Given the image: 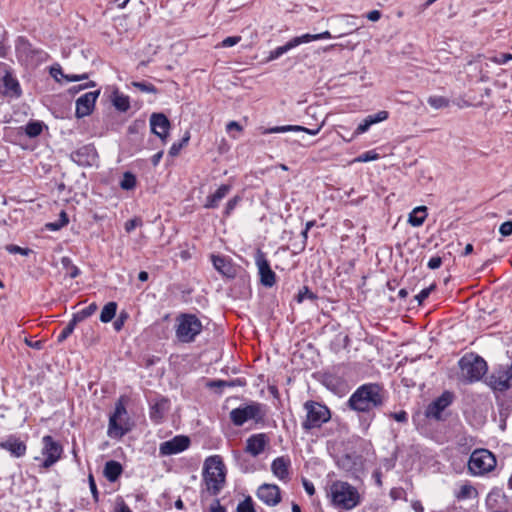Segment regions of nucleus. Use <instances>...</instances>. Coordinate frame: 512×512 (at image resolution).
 <instances>
[{"instance_id": "nucleus-45", "label": "nucleus", "mask_w": 512, "mask_h": 512, "mask_svg": "<svg viewBox=\"0 0 512 512\" xmlns=\"http://www.w3.org/2000/svg\"><path fill=\"white\" fill-rule=\"evenodd\" d=\"M6 250L11 254H21L24 256H28L32 252L29 248H22L14 244L7 245Z\"/></svg>"}, {"instance_id": "nucleus-31", "label": "nucleus", "mask_w": 512, "mask_h": 512, "mask_svg": "<svg viewBox=\"0 0 512 512\" xmlns=\"http://www.w3.org/2000/svg\"><path fill=\"white\" fill-rule=\"evenodd\" d=\"M426 211L427 208L425 206L416 207L409 214L408 222L414 227L421 226L427 217Z\"/></svg>"}, {"instance_id": "nucleus-30", "label": "nucleus", "mask_w": 512, "mask_h": 512, "mask_svg": "<svg viewBox=\"0 0 512 512\" xmlns=\"http://www.w3.org/2000/svg\"><path fill=\"white\" fill-rule=\"evenodd\" d=\"M123 469L119 462L110 460L106 462L104 467V476L110 482L116 481L121 475Z\"/></svg>"}, {"instance_id": "nucleus-61", "label": "nucleus", "mask_w": 512, "mask_h": 512, "mask_svg": "<svg viewBox=\"0 0 512 512\" xmlns=\"http://www.w3.org/2000/svg\"><path fill=\"white\" fill-rule=\"evenodd\" d=\"M182 149V144L181 143H173L172 146L170 147V150H169V155L174 157V156H177L180 152V150Z\"/></svg>"}, {"instance_id": "nucleus-20", "label": "nucleus", "mask_w": 512, "mask_h": 512, "mask_svg": "<svg viewBox=\"0 0 512 512\" xmlns=\"http://www.w3.org/2000/svg\"><path fill=\"white\" fill-rule=\"evenodd\" d=\"M170 408V401L165 397H156L150 402V419L158 424L162 422Z\"/></svg>"}, {"instance_id": "nucleus-47", "label": "nucleus", "mask_w": 512, "mask_h": 512, "mask_svg": "<svg viewBox=\"0 0 512 512\" xmlns=\"http://www.w3.org/2000/svg\"><path fill=\"white\" fill-rule=\"evenodd\" d=\"M435 285H431L427 288L422 289L416 296L415 300L418 302V304H422L425 299H427L430 295V293L434 290Z\"/></svg>"}, {"instance_id": "nucleus-36", "label": "nucleus", "mask_w": 512, "mask_h": 512, "mask_svg": "<svg viewBox=\"0 0 512 512\" xmlns=\"http://www.w3.org/2000/svg\"><path fill=\"white\" fill-rule=\"evenodd\" d=\"M332 35L329 31H324L318 34H310L306 33L300 36V40L302 44H306L312 41L321 40V39H329Z\"/></svg>"}, {"instance_id": "nucleus-27", "label": "nucleus", "mask_w": 512, "mask_h": 512, "mask_svg": "<svg viewBox=\"0 0 512 512\" xmlns=\"http://www.w3.org/2000/svg\"><path fill=\"white\" fill-rule=\"evenodd\" d=\"M230 190H231V186L230 185H227V184L221 185L215 191V193H213L212 195H209L206 198V202L204 204V207L207 208V209L217 208L219 206L220 201L222 199H224L228 195Z\"/></svg>"}, {"instance_id": "nucleus-21", "label": "nucleus", "mask_w": 512, "mask_h": 512, "mask_svg": "<svg viewBox=\"0 0 512 512\" xmlns=\"http://www.w3.org/2000/svg\"><path fill=\"white\" fill-rule=\"evenodd\" d=\"M269 443V438L265 433H258L251 435L246 440L245 451L249 453L253 457H257L264 450L267 444Z\"/></svg>"}, {"instance_id": "nucleus-1", "label": "nucleus", "mask_w": 512, "mask_h": 512, "mask_svg": "<svg viewBox=\"0 0 512 512\" xmlns=\"http://www.w3.org/2000/svg\"><path fill=\"white\" fill-rule=\"evenodd\" d=\"M386 400L384 388L377 383H367L359 386L349 397L348 407L359 413H369L383 406Z\"/></svg>"}, {"instance_id": "nucleus-32", "label": "nucleus", "mask_w": 512, "mask_h": 512, "mask_svg": "<svg viewBox=\"0 0 512 512\" xmlns=\"http://www.w3.org/2000/svg\"><path fill=\"white\" fill-rule=\"evenodd\" d=\"M246 385V381L241 378H236L233 380H213L208 383V387L210 388H220L223 389L225 387H242Z\"/></svg>"}, {"instance_id": "nucleus-37", "label": "nucleus", "mask_w": 512, "mask_h": 512, "mask_svg": "<svg viewBox=\"0 0 512 512\" xmlns=\"http://www.w3.org/2000/svg\"><path fill=\"white\" fill-rule=\"evenodd\" d=\"M427 102L434 109L446 108L450 104L449 99L444 96H430Z\"/></svg>"}, {"instance_id": "nucleus-33", "label": "nucleus", "mask_w": 512, "mask_h": 512, "mask_svg": "<svg viewBox=\"0 0 512 512\" xmlns=\"http://www.w3.org/2000/svg\"><path fill=\"white\" fill-rule=\"evenodd\" d=\"M112 102L114 107L121 112H126L130 108L129 97L118 91L113 93Z\"/></svg>"}, {"instance_id": "nucleus-50", "label": "nucleus", "mask_w": 512, "mask_h": 512, "mask_svg": "<svg viewBox=\"0 0 512 512\" xmlns=\"http://www.w3.org/2000/svg\"><path fill=\"white\" fill-rule=\"evenodd\" d=\"M509 60H512V54L509 53H501L498 56H493L490 58V61L498 65L506 64Z\"/></svg>"}, {"instance_id": "nucleus-51", "label": "nucleus", "mask_w": 512, "mask_h": 512, "mask_svg": "<svg viewBox=\"0 0 512 512\" xmlns=\"http://www.w3.org/2000/svg\"><path fill=\"white\" fill-rule=\"evenodd\" d=\"M142 226V220L140 218H133L125 223V231L127 233L132 232L136 227Z\"/></svg>"}, {"instance_id": "nucleus-18", "label": "nucleus", "mask_w": 512, "mask_h": 512, "mask_svg": "<svg viewBox=\"0 0 512 512\" xmlns=\"http://www.w3.org/2000/svg\"><path fill=\"white\" fill-rule=\"evenodd\" d=\"M150 126L152 132L161 140L165 141L170 128V121L162 113H153L150 117Z\"/></svg>"}, {"instance_id": "nucleus-44", "label": "nucleus", "mask_w": 512, "mask_h": 512, "mask_svg": "<svg viewBox=\"0 0 512 512\" xmlns=\"http://www.w3.org/2000/svg\"><path fill=\"white\" fill-rule=\"evenodd\" d=\"M316 296L311 292L308 287L304 286L297 294L296 300L298 303L303 302L305 299H315Z\"/></svg>"}, {"instance_id": "nucleus-15", "label": "nucleus", "mask_w": 512, "mask_h": 512, "mask_svg": "<svg viewBox=\"0 0 512 512\" xmlns=\"http://www.w3.org/2000/svg\"><path fill=\"white\" fill-rule=\"evenodd\" d=\"M190 445V439L184 435H177L171 440L162 442L159 446V453L162 456H169L183 452Z\"/></svg>"}, {"instance_id": "nucleus-60", "label": "nucleus", "mask_w": 512, "mask_h": 512, "mask_svg": "<svg viewBox=\"0 0 512 512\" xmlns=\"http://www.w3.org/2000/svg\"><path fill=\"white\" fill-rule=\"evenodd\" d=\"M366 17L368 20L375 22L381 18V12L379 10H372L367 13Z\"/></svg>"}, {"instance_id": "nucleus-5", "label": "nucleus", "mask_w": 512, "mask_h": 512, "mask_svg": "<svg viewBox=\"0 0 512 512\" xmlns=\"http://www.w3.org/2000/svg\"><path fill=\"white\" fill-rule=\"evenodd\" d=\"M497 465L495 455L487 449L474 450L468 461V470L474 476H483L493 471Z\"/></svg>"}, {"instance_id": "nucleus-42", "label": "nucleus", "mask_w": 512, "mask_h": 512, "mask_svg": "<svg viewBox=\"0 0 512 512\" xmlns=\"http://www.w3.org/2000/svg\"><path fill=\"white\" fill-rule=\"evenodd\" d=\"M241 201V197L236 195L234 196L233 198H231L227 203H226V206H225V209H224V216L225 217H229L232 212L234 211V209L236 208V206L239 204V202Z\"/></svg>"}, {"instance_id": "nucleus-53", "label": "nucleus", "mask_w": 512, "mask_h": 512, "mask_svg": "<svg viewBox=\"0 0 512 512\" xmlns=\"http://www.w3.org/2000/svg\"><path fill=\"white\" fill-rule=\"evenodd\" d=\"M241 41V37L240 36H230V37H226L222 42H221V46L222 47H232L236 44H238L239 42Z\"/></svg>"}, {"instance_id": "nucleus-54", "label": "nucleus", "mask_w": 512, "mask_h": 512, "mask_svg": "<svg viewBox=\"0 0 512 512\" xmlns=\"http://www.w3.org/2000/svg\"><path fill=\"white\" fill-rule=\"evenodd\" d=\"M389 416L397 422L406 423L408 421V414L404 410L390 413Z\"/></svg>"}, {"instance_id": "nucleus-40", "label": "nucleus", "mask_w": 512, "mask_h": 512, "mask_svg": "<svg viewBox=\"0 0 512 512\" xmlns=\"http://www.w3.org/2000/svg\"><path fill=\"white\" fill-rule=\"evenodd\" d=\"M60 217H62V222L55 221V222L47 223L46 228L50 231H57V230H60L65 225H67L69 222L67 213L65 211H61Z\"/></svg>"}, {"instance_id": "nucleus-57", "label": "nucleus", "mask_w": 512, "mask_h": 512, "mask_svg": "<svg viewBox=\"0 0 512 512\" xmlns=\"http://www.w3.org/2000/svg\"><path fill=\"white\" fill-rule=\"evenodd\" d=\"M441 264H442V259H441V257H439V256H434V257L430 258V260H429V261H428V263H427V266H428V268H430V269H433V270H434V269L439 268V267L441 266Z\"/></svg>"}, {"instance_id": "nucleus-46", "label": "nucleus", "mask_w": 512, "mask_h": 512, "mask_svg": "<svg viewBox=\"0 0 512 512\" xmlns=\"http://www.w3.org/2000/svg\"><path fill=\"white\" fill-rule=\"evenodd\" d=\"M129 315L127 312L125 311H122L119 316L117 317V319L113 322V328L115 329V331H120L125 322L127 321Z\"/></svg>"}, {"instance_id": "nucleus-29", "label": "nucleus", "mask_w": 512, "mask_h": 512, "mask_svg": "<svg viewBox=\"0 0 512 512\" xmlns=\"http://www.w3.org/2000/svg\"><path fill=\"white\" fill-rule=\"evenodd\" d=\"M300 36L293 37L290 39L285 45L279 46L276 49L272 50L269 53V56L267 58L268 61H273L281 57L283 54L287 53L291 49L301 45Z\"/></svg>"}, {"instance_id": "nucleus-38", "label": "nucleus", "mask_w": 512, "mask_h": 512, "mask_svg": "<svg viewBox=\"0 0 512 512\" xmlns=\"http://www.w3.org/2000/svg\"><path fill=\"white\" fill-rule=\"evenodd\" d=\"M136 186V177L131 172H125L122 180L120 181V187L123 190H131Z\"/></svg>"}, {"instance_id": "nucleus-35", "label": "nucleus", "mask_w": 512, "mask_h": 512, "mask_svg": "<svg viewBox=\"0 0 512 512\" xmlns=\"http://www.w3.org/2000/svg\"><path fill=\"white\" fill-rule=\"evenodd\" d=\"M477 496V490L471 484H464L455 493L458 500L471 499Z\"/></svg>"}, {"instance_id": "nucleus-52", "label": "nucleus", "mask_w": 512, "mask_h": 512, "mask_svg": "<svg viewBox=\"0 0 512 512\" xmlns=\"http://www.w3.org/2000/svg\"><path fill=\"white\" fill-rule=\"evenodd\" d=\"M499 232L502 236L512 235V221H506L500 225Z\"/></svg>"}, {"instance_id": "nucleus-9", "label": "nucleus", "mask_w": 512, "mask_h": 512, "mask_svg": "<svg viewBox=\"0 0 512 512\" xmlns=\"http://www.w3.org/2000/svg\"><path fill=\"white\" fill-rule=\"evenodd\" d=\"M127 410L121 401H118L115 405L114 413L109 418V425L107 434L111 438H121L129 430L127 421L123 419L126 416Z\"/></svg>"}, {"instance_id": "nucleus-22", "label": "nucleus", "mask_w": 512, "mask_h": 512, "mask_svg": "<svg viewBox=\"0 0 512 512\" xmlns=\"http://www.w3.org/2000/svg\"><path fill=\"white\" fill-rule=\"evenodd\" d=\"M2 86V93L7 97L19 98L22 94L18 80L12 75L10 71H5V74L2 77Z\"/></svg>"}, {"instance_id": "nucleus-7", "label": "nucleus", "mask_w": 512, "mask_h": 512, "mask_svg": "<svg viewBox=\"0 0 512 512\" xmlns=\"http://www.w3.org/2000/svg\"><path fill=\"white\" fill-rule=\"evenodd\" d=\"M461 377L468 382H475L486 373L487 364L479 356L467 355L459 360Z\"/></svg>"}, {"instance_id": "nucleus-43", "label": "nucleus", "mask_w": 512, "mask_h": 512, "mask_svg": "<svg viewBox=\"0 0 512 512\" xmlns=\"http://www.w3.org/2000/svg\"><path fill=\"white\" fill-rule=\"evenodd\" d=\"M237 512H256L252 499L248 497L241 501L237 506Z\"/></svg>"}, {"instance_id": "nucleus-16", "label": "nucleus", "mask_w": 512, "mask_h": 512, "mask_svg": "<svg viewBox=\"0 0 512 512\" xmlns=\"http://www.w3.org/2000/svg\"><path fill=\"white\" fill-rule=\"evenodd\" d=\"M0 448L10 453L12 457L21 458L26 454L27 446L24 441L15 435H9L0 441Z\"/></svg>"}, {"instance_id": "nucleus-19", "label": "nucleus", "mask_w": 512, "mask_h": 512, "mask_svg": "<svg viewBox=\"0 0 512 512\" xmlns=\"http://www.w3.org/2000/svg\"><path fill=\"white\" fill-rule=\"evenodd\" d=\"M389 117V113L385 110H382V111H379L377 112L376 114H373V115H368L358 126L357 128L355 129V131L353 132L352 136L350 139H348V141H351L353 139H355L356 137H358L359 135L367 132L370 127L374 124H377V123H380V122H383L385 120H387Z\"/></svg>"}, {"instance_id": "nucleus-24", "label": "nucleus", "mask_w": 512, "mask_h": 512, "mask_svg": "<svg viewBox=\"0 0 512 512\" xmlns=\"http://www.w3.org/2000/svg\"><path fill=\"white\" fill-rule=\"evenodd\" d=\"M211 260L214 268L223 276L234 277L236 270L229 257L221 255H212Z\"/></svg>"}, {"instance_id": "nucleus-41", "label": "nucleus", "mask_w": 512, "mask_h": 512, "mask_svg": "<svg viewBox=\"0 0 512 512\" xmlns=\"http://www.w3.org/2000/svg\"><path fill=\"white\" fill-rule=\"evenodd\" d=\"M380 158V155L375 150H369L361 155H359L357 158H355V162H370L375 161Z\"/></svg>"}, {"instance_id": "nucleus-48", "label": "nucleus", "mask_w": 512, "mask_h": 512, "mask_svg": "<svg viewBox=\"0 0 512 512\" xmlns=\"http://www.w3.org/2000/svg\"><path fill=\"white\" fill-rule=\"evenodd\" d=\"M74 329L73 324L68 323L57 336V341L59 343L65 341L73 333Z\"/></svg>"}, {"instance_id": "nucleus-14", "label": "nucleus", "mask_w": 512, "mask_h": 512, "mask_svg": "<svg viewBox=\"0 0 512 512\" xmlns=\"http://www.w3.org/2000/svg\"><path fill=\"white\" fill-rule=\"evenodd\" d=\"M100 95V90L90 91L81 95L76 100L75 116L80 119L90 115L95 107L97 98Z\"/></svg>"}, {"instance_id": "nucleus-11", "label": "nucleus", "mask_w": 512, "mask_h": 512, "mask_svg": "<svg viewBox=\"0 0 512 512\" xmlns=\"http://www.w3.org/2000/svg\"><path fill=\"white\" fill-rule=\"evenodd\" d=\"M489 385L493 390L506 391L512 387V362L507 369L495 370L489 376Z\"/></svg>"}, {"instance_id": "nucleus-8", "label": "nucleus", "mask_w": 512, "mask_h": 512, "mask_svg": "<svg viewBox=\"0 0 512 512\" xmlns=\"http://www.w3.org/2000/svg\"><path fill=\"white\" fill-rule=\"evenodd\" d=\"M263 407L264 406L262 404L253 402L251 404L235 408L230 412V419L236 426H242L249 420L261 422L265 416Z\"/></svg>"}, {"instance_id": "nucleus-64", "label": "nucleus", "mask_w": 512, "mask_h": 512, "mask_svg": "<svg viewBox=\"0 0 512 512\" xmlns=\"http://www.w3.org/2000/svg\"><path fill=\"white\" fill-rule=\"evenodd\" d=\"M411 507L415 512H424V507L422 503L418 500L413 501Z\"/></svg>"}, {"instance_id": "nucleus-25", "label": "nucleus", "mask_w": 512, "mask_h": 512, "mask_svg": "<svg viewBox=\"0 0 512 512\" xmlns=\"http://www.w3.org/2000/svg\"><path fill=\"white\" fill-rule=\"evenodd\" d=\"M291 461L288 457H277L271 464L272 473L281 481L289 480V467Z\"/></svg>"}, {"instance_id": "nucleus-49", "label": "nucleus", "mask_w": 512, "mask_h": 512, "mask_svg": "<svg viewBox=\"0 0 512 512\" xmlns=\"http://www.w3.org/2000/svg\"><path fill=\"white\" fill-rule=\"evenodd\" d=\"M133 85L142 92L156 93V87L151 83L146 82H134Z\"/></svg>"}, {"instance_id": "nucleus-59", "label": "nucleus", "mask_w": 512, "mask_h": 512, "mask_svg": "<svg viewBox=\"0 0 512 512\" xmlns=\"http://www.w3.org/2000/svg\"><path fill=\"white\" fill-rule=\"evenodd\" d=\"M210 512H225V508L220 505L218 499H215L210 506Z\"/></svg>"}, {"instance_id": "nucleus-17", "label": "nucleus", "mask_w": 512, "mask_h": 512, "mask_svg": "<svg viewBox=\"0 0 512 512\" xmlns=\"http://www.w3.org/2000/svg\"><path fill=\"white\" fill-rule=\"evenodd\" d=\"M258 498L269 506H275L281 501L280 489L275 484H263L258 488Z\"/></svg>"}, {"instance_id": "nucleus-39", "label": "nucleus", "mask_w": 512, "mask_h": 512, "mask_svg": "<svg viewBox=\"0 0 512 512\" xmlns=\"http://www.w3.org/2000/svg\"><path fill=\"white\" fill-rule=\"evenodd\" d=\"M42 132V124L37 121L29 122L25 127V133L29 137H37Z\"/></svg>"}, {"instance_id": "nucleus-3", "label": "nucleus", "mask_w": 512, "mask_h": 512, "mask_svg": "<svg viewBox=\"0 0 512 512\" xmlns=\"http://www.w3.org/2000/svg\"><path fill=\"white\" fill-rule=\"evenodd\" d=\"M203 479L210 495H217L221 491L225 483V465L219 455L205 460Z\"/></svg>"}, {"instance_id": "nucleus-6", "label": "nucleus", "mask_w": 512, "mask_h": 512, "mask_svg": "<svg viewBox=\"0 0 512 512\" xmlns=\"http://www.w3.org/2000/svg\"><path fill=\"white\" fill-rule=\"evenodd\" d=\"M304 409L306 411V419L302 422V428L304 430L319 428L331 418L328 407L319 402L312 400L306 401L304 403Z\"/></svg>"}, {"instance_id": "nucleus-12", "label": "nucleus", "mask_w": 512, "mask_h": 512, "mask_svg": "<svg viewBox=\"0 0 512 512\" xmlns=\"http://www.w3.org/2000/svg\"><path fill=\"white\" fill-rule=\"evenodd\" d=\"M453 398V393L449 391L443 392L427 406L425 416L430 419L440 420L442 412L451 405Z\"/></svg>"}, {"instance_id": "nucleus-23", "label": "nucleus", "mask_w": 512, "mask_h": 512, "mask_svg": "<svg viewBox=\"0 0 512 512\" xmlns=\"http://www.w3.org/2000/svg\"><path fill=\"white\" fill-rule=\"evenodd\" d=\"M325 121L323 120L321 124H319L316 128H306L300 125H284V126H275L267 129L264 133L272 134V133H285V132H305L309 135H317L322 127L324 126Z\"/></svg>"}, {"instance_id": "nucleus-62", "label": "nucleus", "mask_w": 512, "mask_h": 512, "mask_svg": "<svg viewBox=\"0 0 512 512\" xmlns=\"http://www.w3.org/2000/svg\"><path fill=\"white\" fill-rule=\"evenodd\" d=\"M83 320H85V318L82 316V313L79 311L73 315L72 319L69 321V324H73V327L75 328L76 325Z\"/></svg>"}, {"instance_id": "nucleus-63", "label": "nucleus", "mask_w": 512, "mask_h": 512, "mask_svg": "<svg viewBox=\"0 0 512 512\" xmlns=\"http://www.w3.org/2000/svg\"><path fill=\"white\" fill-rule=\"evenodd\" d=\"M95 85H96L95 82L89 81V82H87V83H85L83 85H79L77 87H73L71 90H73L74 92H78V91H80L82 89L94 87Z\"/></svg>"}, {"instance_id": "nucleus-28", "label": "nucleus", "mask_w": 512, "mask_h": 512, "mask_svg": "<svg viewBox=\"0 0 512 512\" xmlns=\"http://www.w3.org/2000/svg\"><path fill=\"white\" fill-rule=\"evenodd\" d=\"M50 74L58 82H60L62 79L66 80L67 82H76V81H81V80L88 78V75L86 73L64 74V72L62 71V68L59 65L51 67Z\"/></svg>"}, {"instance_id": "nucleus-56", "label": "nucleus", "mask_w": 512, "mask_h": 512, "mask_svg": "<svg viewBox=\"0 0 512 512\" xmlns=\"http://www.w3.org/2000/svg\"><path fill=\"white\" fill-rule=\"evenodd\" d=\"M97 308L98 307H97L96 303H91L89 306L80 310V312L82 313V316L86 319V318L90 317L91 315H93L96 312Z\"/></svg>"}, {"instance_id": "nucleus-34", "label": "nucleus", "mask_w": 512, "mask_h": 512, "mask_svg": "<svg viewBox=\"0 0 512 512\" xmlns=\"http://www.w3.org/2000/svg\"><path fill=\"white\" fill-rule=\"evenodd\" d=\"M117 311V303L116 302H108L102 309L100 313V321L103 323L110 322L116 315Z\"/></svg>"}, {"instance_id": "nucleus-26", "label": "nucleus", "mask_w": 512, "mask_h": 512, "mask_svg": "<svg viewBox=\"0 0 512 512\" xmlns=\"http://www.w3.org/2000/svg\"><path fill=\"white\" fill-rule=\"evenodd\" d=\"M96 158V151L91 146H84L72 154V159L81 165H91Z\"/></svg>"}, {"instance_id": "nucleus-2", "label": "nucleus", "mask_w": 512, "mask_h": 512, "mask_svg": "<svg viewBox=\"0 0 512 512\" xmlns=\"http://www.w3.org/2000/svg\"><path fill=\"white\" fill-rule=\"evenodd\" d=\"M331 503L344 510H352L361 502V496L354 486L345 481H334L329 487Z\"/></svg>"}, {"instance_id": "nucleus-55", "label": "nucleus", "mask_w": 512, "mask_h": 512, "mask_svg": "<svg viewBox=\"0 0 512 512\" xmlns=\"http://www.w3.org/2000/svg\"><path fill=\"white\" fill-rule=\"evenodd\" d=\"M88 481H89V488H90V491H91V493L93 495V498H94L95 501H98L99 493H98V490H97V486H96L94 477H93V475L91 473L88 476Z\"/></svg>"}, {"instance_id": "nucleus-10", "label": "nucleus", "mask_w": 512, "mask_h": 512, "mask_svg": "<svg viewBox=\"0 0 512 512\" xmlns=\"http://www.w3.org/2000/svg\"><path fill=\"white\" fill-rule=\"evenodd\" d=\"M41 453L44 457L41 467L48 469L61 459L63 448L52 436L46 435L42 438Z\"/></svg>"}, {"instance_id": "nucleus-58", "label": "nucleus", "mask_w": 512, "mask_h": 512, "mask_svg": "<svg viewBox=\"0 0 512 512\" xmlns=\"http://www.w3.org/2000/svg\"><path fill=\"white\" fill-rule=\"evenodd\" d=\"M303 486L308 495L312 496L315 494V487L312 482L304 479Z\"/></svg>"}, {"instance_id": "nucleus-4", "label": "nucleus", "mask_w": 512, "mask_h": 512, "mask_svg": "<svg viewBox=\"0 0 512 512\" xmlns=\"http://www.w3.org/2000/svg\"><path fill=\"white\" fill-rule=\"evenodd\" d=\"M203 329L200 319L190 313H181L175 319V336L180 343H191Z\"/></svg>"}, {"instance_id": "nucleus-13", "label": "nucleus", "mask_w": 512, "mask_h": 512, "mask_svg": "<svg viewBox=\"0 0 512 512\" xmlns=\"http://www.w3.org/2000/svg\"><path fill=\"white\" fill-rule=\"evenodd\" d=\"M255 263L258 268L261 284L265 287H272L276 283V274L271 269L269 261L263 252H257Z\"/></svg>"}]
</instances>
